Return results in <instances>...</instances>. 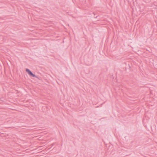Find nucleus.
Masks as SVG:
<instances>
[{
	"instance_id": "nucleus-1",
	"label": "nucleus",
	"mask_w": 157,
	"mask_h": 157,
	"mask_svg": "<svg viewBox=\"0 0 157 157\" xmlns=\"http://www.w3.org/2000/svg\"><path fill=\"white\" fill-rule=\"evenodd\" d=\"M25 71L30 77H36V75L33 74L29 69L26 68L25 69Z\"/></svg>"
}]
</instances>
